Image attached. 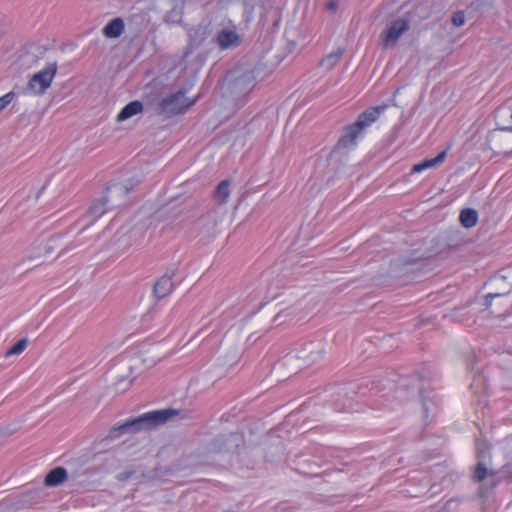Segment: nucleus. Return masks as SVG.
<instances>
[{"label":"nucleus","instance_id":"5","mask_svg":"<svg viewBox=\"0 0 512 512\" xmlns=\"http://www.w3.org/2000/svg\"><path fill=\"white\" fill-rule=\"evenodd\" d=\"M387 105H380L375 107H369L364 112L358 115L354 122V141L362 136L366 130L375 123L380 115L385 111Z\"/></svg>","mask_w":512,"mask_h":512},{"label":"nucleus","instance_id":"19","mask_svg":"<svg viewBox=\"0 0 512 512\" xmlns=\"http://www.w3.org/2000/svg\"><path fill=\"white\" fill-rule=\"evenodd\" d=\"M489 462L484 460H479L475 466L473 472V480L475 482H481L486 479L488 476L494 475V472L488 468Z\"/></svg>","mask_w":512,"mask_h":512},{"label":"nucleus","instance_id":"16","mask_svg":"<svg viewBox=\"0 0 512 512\" xmlns=\"http://www.w3.org/2000/svg\"><path fill=\"white\" fill-rule=\"evenodd\" d=\"M446 155H447V151L444 150V151L440 152L436 157H434L432 159H425L421 163L415 164L412 167L411 172L412 173H419V172H422V171H424L426 169H430V168L436 167V166H438L439 164H441L444 161V159L446 158Z\"/></svg>","mask_w":512,"mask_h":512},{"label":"nucleus","instance_id":"6","mask_svg":"<svg viewBox=\"0 0 512 512\" xmlns=\"http://www.w3.org/2000/svg\"><path fill=\"white\" fill-rule=\"evenodd\" d=\"M352 147V125L345 127L344 135L339 139L338 143L331 152V160L334 163L348 164L350 159V150Z\"/></svg>","mask_w":512,"mask_h":512},{"label":"nucleus","instance_id":"28","mask_svg":"<svg viewBox=\"0 0 512 512\" xmlns=\"http://www.w3.org/2000/svg\"><path fill=\"white\" fill-rule=\"evenodd\" d=\"M338 7H339V2L337 0H330L325 5V10L328 12L334 13L337 11Z\"/></svg>","mask_w":512,"mask_h":512},{"label":"nucleus","instance_id":"17","mask_svg":"<svg viewBox=\"0 0 512 512\" xmlns=\"http://www.w3.org/2000/svg\"><path fill=\"white\" fill-rule=\"evenodd\" d=\"M238 35L232 30H222L218 33L216 42L222 49L238 44Z\"/></svg>","mask_w":512,"mask_h":512},{"label":"nucleus","instance_id":"13","mask_svg":"<svg viewBox=\"0 0 512 512\" xmlns=\"http://www.w3.org/2000/svg\"><path fill=\"white\" fill-rule=\"evenodd\" d=\"M107 208H108V204L105 201L104 197H102L99 200L94 201L92 203V205L90 206L88 213H87V217L89 218V221L87 222L86 226L92 224L97 219H99L107 211Z\"/></svg>","mask_w":512,"mask_h":512},{"label":"nucleus","instance_id":"1","mask_svg":"<svg viewBox=\"0 0 512 512\" xmlns=\"http://www.w3.org/2000/svg\"><path fill=\"white\" fill-rule=\"evenodd\" d=\"M175 409H162L144 413L136 418L128 419L123 424L113 427L109 436L116 438L126 433H137L142 430H149L166 423L173 416L177 415Z\"/></svg>","mask_w":512,"mask_h":512},{"label":"nucleus","instance_id":"33","mask_svg":"<svg viewBox=\"0 0 512 512\" xmlns=\"http://www.w3.org/2000/svg\"><path fill=\"white\" fill-rule=\"evenodd\" d=\"M505 277L501 276V277H498V278H495V281H505Z\"/></svg>","mask_w":512,"mask_h":512},{"label":"nucleus","instance_id":"24","mask_svg":"<svg viewBox=\"0 0 512 512\" xmlns=\"http://www.w3.org/2000/svg\"><path fill=\"white\" fill-rule=\"evenodd\" d=\"M477 459L490 462L489 447L485 443H477Z\"/></svg>","mask_w":512,"mask_h":512},{"label":"nucleus","instance_id":"26","mask_svg":"<svg viewBox=\"0 0 512 512\" xmlns=\"http://www.w3.org/2000/svg\"><path fill=\"white\" fill-rule=\"evenodd\" d=\"M452 23L456 27H460L465 23V15L462 11H457L452 17Z\"/></svg>","mask_w":512,"mask_h":512},{"label":"nucleus","instance_id":"14","mask_svg":"<svg viewBox=\"0 0 512 512\" xmlns=\"http://www.w3.org/2000/svg\"><path fill=\"white\" fill-rule=\"evenodd\" d=\"M67 479V471L63 467L52 469L45 477L44 484L48 487H56Z\"/></svg>","mask_w":512,"mask_h":512},{"label":"nucleus","instance_id":"22","mask_svg":"<svg viewBox=\"0 0 512 512\" xmlns=\"http://www.w3.org/2000/svg\"><path fill=\"white\" fill-rule=\"evenodd\" d=\"M343 52L344 50L342 48H338L336 51L331 52L321 60L320 66L326 70L332 69L342 57Z\"/></svg>","mask_w":512,"mask_h":512},{"label":"nucleus","instance_id":"10","mask_svg":"<svg viewBox=\"0 0 512 512\" xmlns=\"http://www.w3.org/2000/svg\"><path fill=\"white\" fill-rule=\"evenodd\" d=\"M255 75L252 71H247L239 76L232 85V90L237 94H246L254 87Z\"/></svg>","mask_w":512,"mask_h":512},{"label":"nucleus","instance_id":"11","mask_svg":"<svg viewBox=\"0 0 512 512\" xmlns=\"http://www.w3.org/2000/svg\"><path fill=\"white\" fill-rule=\"evenodd\" d=\"M240 437L237 434L229 433L217 436L212 442L214 451L229 450L232 446H238Z\"/></svg>","mask_w":512,"mask_h":512},{"label":"nucleus","instance_id":"31","mask_svg":"<svg viewBox=\"0 0 512 512\" xmlns=\"http://www.w3.org/2000/svg\"><path fill=\"white\" fill-rule=\"evenodd\" d=\"M478 493L480 497H484L486 495V491L483 488H480Z\"/></svg>","mask_w":512,"mask_h":512},{"label":"nucleus","instance_id":"25","mask_svg":"<svg viewBox=\"0 0 512 512\" xmlns=\"http://www.w3.org/2000/svg\"><path fill=\"white\" fill-rule=\"evenodd\" d=\"M14 96H15L14 92H8L5 95H3L2 97H0V111L5 109L8 106V104L11 103Z\"/></svg>","mask_w":512,"mask_h":512},{"label":"nucleus","instance_id":"2","mask_svg":"<svg viewBox=\"0 0 512 512\" xmlns=\"http://www.w3.org/2000/svg\"><path fill=\"white\" fill-rule=\"evenodd\" d=\"M197 100L198 97L194 99L186 98L185 90L181 89L161 99L158 104V113L166 117L183 114L192 107Z\"/></svg>","mask_w":512,"mask_h":512},{"label":"nucleus","instance_id":"12","mask_svg":"<svg viewBox=\"0 0 512 512\" xmlns=\"http://www.w3.org/2000/svg\"><path fill=\"white\" fill-rule=\"evenodd\" d=\"M173 289L174 284L172 277L168 275H163L159 278L153 287L154 294L158 299L166 297L173 291Z\"/></svg>","mask_w":512,"mask_h":512},{"label":"nucleus","instance_id":"29","mask_svg":"<svg viewBox=\"0 0 512 512\" xmlns=\"http://www.w3.org/2000/svg\"><path fill=\"white\" fill-rule=\"evenodd\" d=\"M455 502L454 499L448 500L439 512H450L451 505Z\"/></svg>","mask_w":512,"mask_h":512},{"label":"nucleus","instance_id":"35","mask_svg":"<svg viewBox=\"0 0 512 512\" xmlns=\"http://www.w3.org/2000/svg\"><path fill=\"white\" fill-rule=\"evenodd\" d=\"M511 130H512V128H511Z\"/></svg>","mask_w":512,"mask_h":512},{"label":"nucleus","instance_id":"30","mask_svg":"<svg viewBox=\"0 0 512 512\" xmlns=\"http://www.w3.org/2000/svg\"><path fill=\"white\" fill-rule=\"evenodd\" d=\"M422 403H423L424 410L427 412L428 411V405H427V402H426L424 397H422Z\"/></svg>","mask_w":512,"mask_h":512},{"label":"nucleus","instance_id":"8","mask_svg":"<svg viewBox=\"0 0 512 512\" xmlns=\"http://www.w3.org/2000/svg\"><path fill=\"white\" fill-rule=\"evenodd\" d=\"M510 292H511V287L509 286L507 288H504L502 292L489 293L485 297L484 305L486 306V308H492L493 301L495 299L499 300L496 303L497 307L492 310V313L500 316L505 311L504 308L510 306L512 303V299L509 297Z\"/></svg>","mask_w":512,"mask_h":512},{"label":"nucleus","instance_id":"3","mask_svg":"<svg viewBox=\"0 0 512 512\" xmlns=\"http://www.w3.org/2000/svg\"><path fill=\"white\" fill-rule=\"evenodd\" d=\"M57 72V63H49L45 68L35 73L24 88V94L42 95L51 86Z\"/></svg>","mask_w":512,"mask_h":512},{"label":"nucleus","instance_id":"18","mask_svg":"<svg viewBox=\"0 0 512 512\" xmlns=\"http://www.w3.org/2000/svg\"><path fill=\"white\" fill-rule=\"evenodd\" d=\"M142 110H143L142 102H140L138 100L132 101L122 108V110L117 115V120L125 121V120L133 117L134 115L142 112Z\"/></svg>","mask_w":512,"mask_h":512},{"label":"nucleus","instance_id":"21","mask_svg":"<svg viewBox=\"0 0 512 512\" xmlns=\"http://www.w3.org/2000/svg\"><path fill=\"white\" fill-rule=\"evenodd\" d=\"M229 186V180H223L216 187L214 191V198L218 201L219 204H224L228 201L230 196Z\"/></svg>","mask_w":512,"mask_h":512},{"label":"nucleus","instance_id":"34","mask_svg":"<svg viewBox=\"0 0 512 512\" xmlns=\"http://www.w3.org/2000/svg\"><path fill=\"white\" fill-rule=\"evenodd\" d=\"M363 386H367L366 383L362 382L358 385V389L361 390Z\"/></svg>","mask_w":512,"mask_h":512},{"label":"nucleus","instance_id":"20","mask_svg":"<svg viewBox=\"0 0 512 512\" xmlns=\"http://www.w3.org/2000/svg\"><path fill=\"white\" fill-rule=\"evenodd\" d=\"M478 221V213L471 208L463 209L460 213V222L465 228H471L476 225Z\"/></svg>","mask_w":512,"mask_h":512},{"label":"nucleus","instance_id":"23","mask_svg":"<svg viewBox=\"0 0 512 512\" xmlns=\"http://www.w3.org/2000/svg\"><path fill=\"white\" fill-rule=\"evenodd\" d=\"M27 344H28V340L27 339H21L19 340L15 345H13L11 348H9L6 352H5V357H10V356H13V355H19L20 353H22L25 348L27 347Z\"/></svg>","mask_w":512,"mask_h":512},{"label":"nucleus","instance_id":"4","mask_svg":"<svg viewBox=\"0 0 512 512\" xmlns=\"http://www.w3.org/2000/svg\"><path fill=\"white\" fill-rule=\"evenodd\" d=\"M133 189L130 183H114L106 188L105 201L110 208H120L129 203V192Z\"/></svg>","mask_w":512,"mask_h":512},{"label":"nucleus","instance_id":"9","mask_svg":"<svg viewBox=\"0 0 512 512\" xmlns=\"http://www.w3.org/2000/svg\"><path fill=\"white\" fill-rule=\"evenodd\" d=\"M298 358L303 360L305 365H312L323 358L321 345L310 342L306 343L298 352Z\"/></svg>","mask_w":512,"mask_h":512},{"label":"nucleus","instance_id":"15","mask_svg":"<svg viewBox=\"0 0 512 512\" xmlns=\"http://www.w3.org/2000/svg\"><path fill=\"white\" fill-rule=\"evenodd\" d=\"M124 21L122 18H114L103 28V34L107 38H118L124 32Z\"/></svg>","mask_w":512,"mask_h":512},{"label":"nucleus","instance_id":"32","mask_svg":"<svg viewBox=\"0 0 512 512\" xmlns=\"http://www.w3.org/2000/svg\"><path fill=\"white\" fill-rule=\"evenodd\" d=\"M505 472H507L509 474L508 475V480L511 482L512 481V471L507 469Z\"/></svg>","mask_w":512,"mask_h":512},{"label":"nucleus","instance_id":"7","mask_svg":"<svg viewBox=\"0 0 512 512\" xmlns=\"http://www.w3.org/2000/svg\"><path fill=\"white\" fill-rule=\"evenodd\" d=\"M410 28L409 21L405 19H397L393 21L385 31L384 46H395L398 39Z\"/></svg>","mask_w":512,"mask_h":512},{"label":"nucleus","instance_id":"27","mask_svg":"<svg viewBox=\"0 0 512 512\" xmlns=\"http://www.w3.org/2000/svg\"><path fill=\"white\" fill-rule=\"evenodd\" d=\"M135 473H136L135 470H127V471L117 474L116 478L118 481L123 482V481H126V480L132 478Z\"/></svg>","mask_w":512,"mask_h":512}]
</instances>
